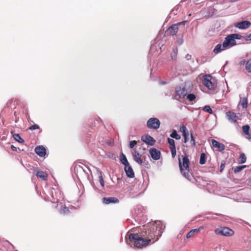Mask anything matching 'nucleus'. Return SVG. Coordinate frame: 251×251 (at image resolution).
Instances as JSON below:
<instances>
[{
  "mask_svg": "<svg viewBox=\"0 0 251 251\" xmlns=\"http://www.w3.org/2000/svg\"><path fill=\"white\" fill-rule=\"evenodd\" d=\"M165 227V225L160 221L149 223L143 226L141 234L146 239H151V240L156 237L155 240H157L161 236Z\"/></svg>",
  "mask_w": 251,
  "mask_h": 251,
  "instance_id": "obj_1",
  "label": "nucleus"
},
{
  "mask_svg": "<svg viewBox=\"0 0 251 251\" xmlns=\"http://www.w3.org/2000/svg\"><path fill=\"white\" fill-rule=\"evenodd\" d=\"M243 37L238 34H232L227 35L225 38L222 44H218L215 46L213 52L217 54L224 50L233 47L236 45L235 39H241Z\"/></svg>",
  "mask_w": 251,
  "mask_h": 251,
  "instance_id": "obj_2",
  "label": "nucleus"
},
{
  "mask_svg": "<svg viewBox=\"0 0 251 251\" xmlns=\"http://www.w3.org/2000/svg\"><path fill=\"white\" fill-rule=\"evenodd\" d=\"M182 161L180 158H178L179 167L181 173L186 178L190 181L194 182L195 178L192 173L190 172L189 164L190 161L188 155L185 153V155L182 156Z\"/></svg>",
  "mask_w": 251,
  "mask_h": 251,
  "instance_id": "obj_3",
  "label": "nucleus"
},
{
  "mask_svg": "<svg viewBox=\"0 0 251 251\" xmlns=\"http://www.w3.org/2000/svg\"><path fill=\"white\" fill-rule=\"evenodd\" d=\"M129 240L133 243L134 246L137 248H142L149 245L151 239H146L141 234L130 233L129 235Z\"/></svg>",
  "mask_w": 251,
  "mask_h": 251,
  "instance_id": "obj_4",
  "label": "nucleus"
},
{
  "mask_svg": "<svg viewBox=\"0 0 251 251\" xmlns=\"http://www.w3.org/2000/svg\"><path fill=\"white\" fill-rule=\"evenodd\" d=\"M192 84L191 82H185L175 88L176 95L179 99L183 98L192 91Z\"/></svg>",
  "mask_w": 251,
  "mask_h": 251,
  "instance_id": "obj_5",
  "label": "nucleus"
},
{
  "mask_svg": "<svg viewBox=\"0 0 251 251\" xmlns=\"http://www.w3.org/2000/svg\"><path fill=\"white\" fill-rule=\"evenodd\" d=\"M49 195L47 196L49 200L51 201L53 203H62L61 202L63 200V194L58 189L51 188L49 192Z\"/></svg>",
  "mask_w": 251,
  "mask_h": 251,
  "instance_id": "obj_6",
  "label": "nucleus"
},
{
  "mask_svg": "<svg viewBox=\"0 0 251 251\" xmlns=\"http://www.w3.org/2000/svg\"><path fill=\"white\" fill-rule=\"evenodd\" d=\"M140 184L136 182L133 185L128 187L126 192L127 197L134 198L138 196L140 194Z\"/></svg>",
  "mask_w": 251,
  "mask_h": 251,
  "instance_id": "obj_7",
  "label": "nucleus"
},
{
  "mask_svg": "<svg viewBox=\"0 0 251 251\" xmlns=\"http://www.w3.org/2000/svg\"><path fill=\"white\" fill-rule=\"evenodd\" d=\"M202 81L203 84L210 90H214L217 87L215 79L210 75H205Z\"/></svg>",
  "mask_w": 251,
  "mask_h": 251,
  "instance_id": "obj_8",
  "label": "nucleus"
},
{
  "mask_svg": "<svg viewBox=\"0 0 251 251\" xmlns=\"http://www.w3.org/2000/svg\"><path fill=\"white\" fill-rule=\"evenodd\" d=\"M215 234L225 236H231L234 234V231L227 227H220L215 230Z\"/></svg>",
  "mask_w": 251,
  "mask_h": 251,
  "instance_id": "obj_9",
  "label": "nucleus"
},
{
  "mask_svg": "<svg viewBox=\"0 0 251 251\" xmlns=\"http://www.w3.org/2000/svg\"><path fill=\"white\" fill-rule=\"evenodd\" d=\"M160 125V121L156 118H151L147 123V126L150 129H157Z\"/></svg>",
  "mask_w": 251,
  "mask_h": 251,
  "instance_id": "obj_10",
  "label": "nucleus"
},
{
  "mask_svg": "<svg viewBox=\"0 0 251 251\" xmlns=\"http://www.w3.org/2000/svg\"><path fill=\"white\" fill-rule=\"evenodd\" d=\"M132 155L133 160L138 164L143 166L146 164L145 157H142L137 151L134 150Z\"/></svg>",
  "mask_w": 251,
  "mask_h": 251,
  "instance_id": "obj_11",
  "label": "nucleus"
},
{
  "mask_svg": "<svg viewBox=\"0 0 251 251\" xmlns=\"http://www.w3.org/2000/svg\"><path fill=\"white\" fill-rule=\"evenodd\" d=\"M75 172L78 179H86L84 173L83 172V166L80 165H76L75 168Z\"/></svg>",
  "mask_w": 251,
  "mask_h": 251,
  "instance_id": "obj_12",
  "label": "nucleus"
},
{
  "mask_svg": "<svg viewBox=\"0 0 251 251\" xmlns=\"http://www.w3.org/2000/svg\"><path fill=\"white\" fill-rule=\"evenodd\" d=\"M150 153L151 157L155 160H157L160 158V151L155 148H151L150 150Z\"/></svg>",
  "mask_w": 251,
  "mask_h": 251,
  "instance_id": "obj_13",
  "label": "nucleus"
},
{
  "mask_svg": "<svg viewBox=\"0 0 251 251\" xmlns=\"http://www.w3.org/2000/svg\"><path fill=\"white\" fill-rule=\"evenodd\" d=\"M251 25V23L248 21H243L236 24L235 26L241 29H245Z\"/></svg>",
  "mask_w": 251,
  "mask_h": 251,
  "instance_id": "obj_14",
  "label": "nucleus"
},
{
  "mask_svg": "<svg viewBox=\"0 0 251 251\" xmlns=\"http://www.w3.org/2000/svg\"><path fill=\"white\" fill-rule=\"evenodd\" d=\"M141 140L150 146H153L155 142V140L151 136L148 134L143 136L141 138Z\"/></svg>",
  "mask_w": 251,
  "mask_h": 251,
  "instance_id": "obj_15",
  "label": "nucleus"
},
{
  "mask_svg": "<svg viewBox=\"0 0 251 251\" xmlns=\"http://www.w3.org/2000/svg\"><path fill=\"white\" fill-rule=\"evenodd\" d=\"M34 151L35 153L40 157H44L46 154V149L43 146L36 147Z\"/></svg>",
  "mask_w": 251,
  "mask_h": 251,
  "instance_id": "obj_16",
  "label": "nucleus"
},
{
  "mask_svg": "<svg viewBox=\"0 0 251 251\" xmlns=\"http://www.w3.org/2000/svg\"><path fill=\"white\" fill-rule=\"evenodd\" d=\"M119 200L117 198L114 197H104L102 199V202L105 204L116 203L119 202Z\"/></svg>",
  "mask_w": 251,
  "mask_h": 251,
  "instance_id": "obj_17",
  "label": "nucleus"
},
{
  "mask_svg": "<svg viewBox=\"0 0 251 251\" xmlns=\"http://www.w3.org/2000/svg\"><path fill=\"white\" fill-rule=\"evenodd\" d=\"M211 142L213 147L218 148L220 152L223 151L225 149V146L223 144L221 143L214 139H212L211 140Z\"/></svg>",
  "mask_w": 251,
  "mask_h": 251,
  "instance_id": "obj_18",
  "label": "nucleus"
},
{
  "mask_svg": "<svg viewBox=\"0 0 251 251\" xmlns=\"http://www.w3.org/2000/svg\"><path fill=\"white\" fill-rule=\"evenodd\" d=\"M125 171L126 176L129 178H133L134 177V173L132 167L129 165L125 166Z\"/></svg>",
  "mask_w": 251,
  "mask_h": 251,
  "instance_id": "obj_19",
  "label": "nucleus"
},
{
  "mask_svg": "<svg viewBox=\"0 0 251 251\" xmlns=\"http://www.w3.org/2000/svg\"><path fill=\"white\" fill-rule=\"evenodd\" d=\"M215 9L213 7H207L204 12L203 15L205 17H210L214 15Z\"/></svg>",
  "mask_w": 251,
  "mask_h": 251,
  "instance_id": "obj_20",
  "label": "nucleus"
},
{
  "mask_svg": "<svg viewBox=\"0 0 251 251\" xmlns=\"http://www.w3.org/2000/svg\"><path fill=\"white\" fill-rule=\"evenodd\" d=\"M226 115L228 117V119L231 122L234 123L237 122V116L235 113L228 111L226 113Z\"/></svg>",
  "mask_w": 251,
  "mask_h": 251,
  "instance_id": "obj_21",
  "label": "nucleus"
},
{
  "mask_svg": "<svg viewBox=\"0 0 251 251\" xmlns=\"http://www.w3.org/2000/svg\"><path fill=\"white\" fill-rule=\"evenodd\" d=\"M203 228V227L202 226H200L198 228H195L191 230H190L186 235V238H190L192 237H193L195 233L196 232H198L200 231L201 230H202Z\"/></svg>",
  "mask_w": 251,
  "mask_h": 251,
  "instance_id": "obj_22",
  "label": "nucleus"
},
{
  "mask_svg": "<svg viewBox=\"0 0 251 251\" xmlns=\"http://www.w3.org/2000/svg\"><path fill=\"white\" fill-rule=\"evenodd\" d=\"M178 30L177 25L174 24L168 28V31L172 35H175L177 33Z\"/></svg>",
  "mask_w": 251,
  "mask_h": 251,
  "instance_id": "obj_23",
  "label": "nucleus"
},
{
  "mask_svg": "<svg viewBox=\"0 0 251 251\" xmlns=\"http://www.w3.org/2000/svg\"><path fill=\"white\" fill-rule=\"evenodd\" d=\"M83 166V172L84 173V175L85 176L86 179L88 180L89 181L91 180V176L90 175L91 174V171L90 168L87 167L82 165Z\"/></svg>",
  "mask_w": 251,
  "mask_h": 251,
  "instance_id": "obj_24",
  "label": "nucleus"
},
{
  "mask_svg": "<svg viewBox=\"0 0 251 251\" xmlns=\"http://www.w3.org/2000/svg\"><path fill=\"white\" fill-rule=\"evenodd\" d=\"M37 177H39L44 180H46L48 178L47 174L43 171H38L36 174Z\"/></svg>",
  "mask_w": 251,
  "mask_h": 251,
  "instance_id": "obj_25",
  "label": "nucleus"
},
{
  "mask_svg": "<svg viewBox=\"0 0 251 251\" xmlns=\"http://www.w3.org/2000/svg\"><path fill=\"white\" fill-rule=\"evenodd\" d=\"M120 162L121 163H122L123 165H125V166H127L129 165V162H128V160L126 157V156L122 152L120 154Z\"/></svg>",
  "mask_w": 251,
  "mask_h": 251,
  "instance_id": "obj_26",
  "label": "nucleus"
},
{
  "mask_svg": "<svg viewBox=\"0 0 251 251\" xmlns=\"http://www.w3.org/2000/svg\"><path fill=\"white\" fill-rule=\"evenodd\" d=\"M248 104V98L247 97L244 98H240L238 105H241L243 108H245L247 107Z\"/></svg>",
  "mask_w": 251,
  "mask_h": 251,
  "instance_id": "obj_27",
  "label": "nucleus"
},
{
  "mask_svg": "<svg viewBox=\"0 0 251 251\" xmlns=\"http://www.w3.org/2000/svg\"><path fill=\"white\" fill-rule=\"evenodd\" d=\"M61 205V208L59 210V212L61 214H67L69 213V209L65 205Z\"/></svg>",
  "mask_w": 251,
  "mask_h": 251,
  "instance_id": "obj_28",
  "label": "nucleus"
},
{
  "mask_svg": "<svg viewBox=\"0 0 251 251\" xmlns=\"http://www.w3.org/2000/svg\"><path fill=\"white\" fill-rule=\"evenodd\" d=\"M12 136L14 140L20 143H24L25 141L23 139L19 134H14Z\"/></svg>",
  "mask_w": 251,
  "mask_h": 251,
  "instance_id": "obj_29",
  "label": "nucleus"
},
{
  "mask_svg": "<svg viewBox=\"0 0 251 251\" xmlns=\"http://www.w3.org/2000/svg\"><path fill=\"white\" fill-rule=\"evenodd\" d=\"M206 162V154L202 152L201 154L199 163L201 165H203Z\"/></svg>",
  "mask_w": 251,
  "mask_h": 251,
  "instance_id": "obj_30",
  "label": "nucleus"
},
{
  "mask_svg": "<svg viewBox=\"0 0 251 251\" xmlns=\"http://www.w3.org/2000/svg\"><path fill=\"white\" fill-rule=\"evenodd\" d=\"M177 51H178V49L176 47L173 49V50L171 53V57L173 60L176 59V56H177Z\"/></svg>",
  "mask_w": 251,
  "mask_h": 251,
  "instance_id": "obj_31",
  "label": "nucleus"
},
{
  "mask_svg": "<svg viewBox=\"0 0 251 251\" xmlns=\"http://www.w3.org/2000/svg\"><path fill=\"white\" fill-rule=\"evenodd\" d=\"M170 137L175 138L176 140H179L180 139V136L179 135L176 130H174L172 133L170 134Z\"/></svg>",
  "mask_w": 251,
  "mask_h": 251,
  "instance_id": "obj_32",
  "label": "nucleus"
},
{
  "mask_svg": "<svg viewBox=\"0 0 251 251\" xmlns=\"http://www.w3.org/2000/svg\"><path fill=\"white\" fill-rule=\"evenodd\" d=\"M245 68L248 73H251V58L249 59L246 63Z\"/></svg>",
  "mask_w": 251,
  "mask_h": 251,
  "instance_id": "obj_33",
  "label": "nucleus"
},
{
  "mask_svg": "<svg viewBox=\"0 0 251 251\" xmlns=\"http://www.w3.org/2000/svg\"><path fill=\"white\" fill-rule=\"evenodd\" d=\"M167 141H168V143L170 145V149H172L173 148H176L175 143L174 140H173V139H171V138H168L167 139Z\"/></svg>",
  "mask_w": 251,
  "mask_h": 251,
  "instance_id": "obj_34",
  "label": "nucleus"
},
{
  "mask_svg": "<svg viewBox=\"0 0 251 251\" xmlns=\"http://www.w3.org/2000/svg\"><path fill=\"white\" fill-rule=\"evenodd\" d=\"M186 96L187 100L190 101H193L196 98L195 95L194 94H188Z\"/></svg>",
  "mask_w": 251,
  "mask_h": 251,
  "instance_id": "obj_35",
  "label": "nucleus"
},
{
  "mask_svg": "<svg viewBox=\"0 0 251 251\" xmlns=\"http://www.w3.org/2000/svg\"><path fill=\"white\" fill-rule=\"evenodd\" d=\"M246 167V165L238 166H236L234 169V172L237 173L244 169Z\"/></svg>",
  "mask_w": 251,
  "mask_h": 251,
  "instance_id": "obj_36",
  "label": "nucleus"
},
{
  "mask_svg": "<svg viewBox=\"0 0 251 251\" xmlns=\"http://www.w3.org/2000/svg\"><path fill=\"white\" fill-rule=\"evenodd\" d=\"M242 129L243 132L246 134H249L250 132V127L249 125H245L242 126Z\"/></svg>",
  "mask_w": 251,
  "mask_h": 251,
  "instance_id": "obj_37",
  "label": "nucleus"
},
{
  "mask_svg": "<svg viewBox=\"0 0 251 251\" xmlns=\"http://www.w3.org/2000/svg\"><path fill=\"white\" fill-rule=\"evenodd\" d=\"M202 110L205 112L209 113V114H212L213 113L212 110L209 105L204 106L203 107Z\"/></svg>",
  "mask_w": 251,
  "mask_h": 251,
  "instance_id": "obj_38",
  "label": "nucleus"
},
{
  "mask_svg": "<svg viewBox=\"0 0 251 251\" xmlns=\"http://www.w3.org/2000/svg\"><path fill=\"white\" fill-rule=\"evenodd\" d=\"M100 173V176H99V181L100 183V185L102 187H104V180H103V178L102 177V173L100 171L99 172Z\"/></svg>",
  "mask_w": 251,
  "mask_h": 251,
  "instance_id": "obj_39",
  "label": "nucleus"
},
{
  "mask_svg": "<svg viewBox=\"0 0 251 251\" xmlns=\"http://www.w3.org/2000/svg\"><path fill=\"white\" fill-rule=\"evenodd\" d=\"M240 156L241 159V160L240 161V163L243 164V163H245L246 161V159H247L245 154L244 153H241Z\"/></svg>",
  "mask_w": 251,
  "mask_h": 251,
  "instance_id": "obj_40",
  "label": "nucleus"
},
{
  "mask_svg": "<svg viewBox=\"0 0 251 251\" xmlns=\"http://www.w3.org/2000/svg\"><path fill=\"white\" fill-rule=\"evenodd\" d=\"M39 126L37 124H34L29 127V129L30 130H34L35 129H39Z\"/></svg>",
  "mask_w": 251,
  "mask_h": 251,
  "instance_id": "obj_41",
  "label": "nucleus"
},
{
  "mask_svg": "<svg viewBox=\"0 0 251 251\" xmlns=\"http://www.w3.org/2000/svg\"><path fill=\"white\" fill-rule=\"evenodd\" d=\"M137 142L136 141H131L129 142V148L131 149H133L135 145H136Z\"/></svg>",
  "mask_w": 251,
  "mask_h": 251,
  "instance_id": "obj_42",
  "label": "nucleus"
},
{
  "mask_svg": "<svg viewBox=\"0 0 251 251\" xmlns=\"http://www.w3.org/2000/svg\"><path fill=\"white\" fill-rule=\"evenodd\" d=\"M191 143L192 144V146L195 147L196 145L194 137L193 136L192 133H191Z\"/></svg>",
  "mask_w": 251,
  "mask_h": 251,
  "instance_id": "obj_43",
  "label": "nucleus"
},
{
  "mask_svg": "<svg viewBox=\"0 0 251 251\" xmlns=\"http://www.w3.org/2000/svg\"><path fill=\"white\" fill-rule=\"evenodd\" d=\"M226 162L225 161H223L220 165V172H222L225 167Z\"/></svg>",
  "mask_w": 251,
  "mask_h": 251,
  "instance_id": "obj_44",
  "label": "nucleus"
},
{
  "mask_svg": "<svg viewBox=\"0 0 251 251\" xmlns=\"http://www.w3.org/2000/svg\"><path fill=\"white\" fill-rule=\"evenodd\" d=\"M170 150L171 151V153H172V157L173 158H174L175 157L176 155V148L170 149Z\"/></svg>",
  "mask_w": 251,
  "mask_h": 251,
  "instance_id": "obj_45",
  "label": "nucleus"
},
{
  "mask_svg": "<svg viewBox=\"0 0 251 251\" xmlns=\"http://www.w3.org/2000/svg\"><path fill=\"white\" fill-rule=\"evenodd\" d=\"M243 38L245 39L246 41L251 40V33L249 35L243 36Z\"/></svg>",
  "mask_w": 251,
  "mask_h": 251,
  "instance_id": "obj_46",
  "label": "nucleus"
},
{
  "mask_svg": "<svg viewBox=\"0 0 251 251\" xmlns=\"http://www.w3.org/2000/svg\"><path fill=\"white\" fill-rule=\"evenodd\" d=\"M180 130L182 132V133L188 130L186 126H182L180 127Z\"/></svg>",
  "mask_w": 251,
  "mask_h": 251,
  "instance_id": "obj_47",
  "label": "nucleus"
},
{
  "mask_svg": "<svg viewBox=\"0 0 251 251\" xmlns=\"http://www.w3.org/2000/svg\"><path fill=\"white\" fill-rule=\"evenodd\" d=\"M247 62L246 61L245 59H243L241 60L239 62V65L240 66H243Z\"/></svg>",
  "mask_w": 251,
  "mask_h": 251,
  "instance_id": "obj_48",
  "label": "nucleus"
},
{
  "mask_svg": "<svg viewBox=\"0 0 251 251\" xmlns=\"http://www.w3.org/2000/svg\"><path fill=\"white\" fill-rule=\"evenodd\" d=\"M191 55L189 54H187L185 56V58H186V59L187 60H189L191 59Z\"/></svg>",
  "mask_w": 251,
  "mask_h": 251,
  "instance_id": "obj_49",
  "label": "nucleus"
},
{
  "mask_svg": "<svg viewBox=\"0 0 251 251\" xmlns=\"http://www.w3.org/2000/svg\"><path fill=\"white\" fill-rule=\"evenodd\" d=\"M11 149L13 151H17V148L15 147L14 145H11Z\"/></svg>",
  "mask_w": 251,
  "mask_h": 251,
  "instance_id": "obj_50",
  "label": "nucleus"
},
{
  "mask_svg": "<svg viewBox=\"0 0 251 251\" xmlns=\"http://www.w3.org/2000/svg\"><path fill=\"white\" fill-rule=\"evenodd\" d=\"M183 137H189V132L188 130L187 131L183 133Z\"/></svg>",
  "mask_w": 251,
  "mask_h": 251,
  "instance_id": "obj_51",
  "label": "nucleus"
},
{
  "mask_svg": "<svg viewBox=\"0 0 251 251\" xmlns=\"http://www.w3.org/2000/svg\"><path fill=\"white\" fill-rule=\"evenodd\" d=\"M246 135L248 136L247 139L249 140H251V133L250 132H249V134H247Z\"/></svg>",
  "mask_w": 251,
  "mask_h": 251,
  "instance_id": "obj_52",
  "label": "nucleus"
},
{
  "mask_svg": "<svg viewBox=\"0 0 251 251\" xmlns=\"http://www.w3.org/2000/svg\"><path fill=\"white\" fill-rule=\"evenodd\" d=\"M192 1L195 3L196 4H198L199 3V1H200L201 0H192Z\"/></svg>",
  "mask_w": 251,
  "mask_h": 251,
  "instance_id": "obj_53",
  "label": "nucleus"
},
{
  "mask_svg": "<svg viewBox=\"0 0 251 251\" xmlns=\"http://www.w3.org/2000/svg\"><path fill=\"white\" fill-rule=\"evenodd\" d=\"M185 23H186V21H183L181 22L178 23L176 25H177V26H178V25H185Z\"/></svg>",
  "mask_w": 251,
  "mask_h": 251,
  "instance_id": "obj_54",
  "label": "nucleus"
},
{
  "mask_svg": "<svg viewBox=\"0 0 251 251\" xmlns=\"http://www.w3.org/2000/svg\"><path fill=\"white\" fill-rule=\"evenodd\" d=\"M183 41L182 39H180V40H178L177 41V42L179 44V45H181L183 43Z\"/></svg>",
  "mask_w": 251,
  "mask_h": 251,
  "instance_id": "obj_55",
  "label": "nucleus"
},
{
  "mask_svg": "<svg viewBox=\"0 0 251 251\" xmlns=\"http://www.w3.org/2000/svg\"><path fill=\"white\" fill-rule=\"evenodd\" d=\"M188 137H184V143H186L188 142Z\"/></svg>",
  "mask_w": 251,
  "mask_h": 251,
  "instance_id": "obj_56",
  "label": "nucleus"
},
{
  "mask_svg": "<svg viewBox=\"0 0 251 251\" xmlns=\"http://www.w3.org/2000/svg\"><path fill=\"white\" fill-rule=\"evenodd\" d=\"M228 1L229 2H233L237 1V0H228Z\"/></svg>",
  "mask_w": 251,
  "mask_h": 251,
  "instance_id": "obj_57",
  "label": "nucleus"
},
{
  "mask_svg": "<svg viewBox=\"0 0 251 251\" xmlns=\"http://www.w3.org/2000/svg\"><path fill=\"white\" fill-rule=\"evenodd\" d=\"M160 84H166V82H165V81H161V82H160Z\"/></svg>",
  "mask_w": 251,
  "mask_h": 251,
  "instance_id": "obj_58",
  "label": "nucleus"
},
{
  "mask_svg": "<svg viewBox=\"0 0 251 251\" xmlns=\"http://www.w3.org/2000/svg\"><path fill=\"white\" fill-rule=\"evenodd\" d=\"M227 63H228V62H227V61H226V64H225V65H224L223 67H225V66L227 64Z\"/></svg>",
  "mask_w": 251,
  "mask_h": 251,
  "instance_id": "obj_59",
  "label": "nucleus"
},
{
  "mask_svg": "<svg viewBox=\"0 0 251 251\" xmlns=\"http://www.w3.org/2000/svg\"><path fill=\"white\" fill-rule=\"evenodd\" d=\"M174 11H175V10H174V9H173V10L171 11V12H174Z\"/></svg>",
  "mask_w": 251,
  "mask_h": 251,
  "instance_id": "obj_60",
  "label": "nucleus"
},
{
  "mask_svg": "<svg viewBox=\"0 0 251 251\" xmlns=\"http://www.w3.org/2000/svg\"><path fill=\"white\" fill-rule=\"evenodd\" d=\"M2 139V140H4V137H2V139Z\"/></svg>",
  "mask_w": 251,
  "mask_h": 251,
  "instance_id": "obj_61",
  "label": "nucleus"
}]
</instances>
